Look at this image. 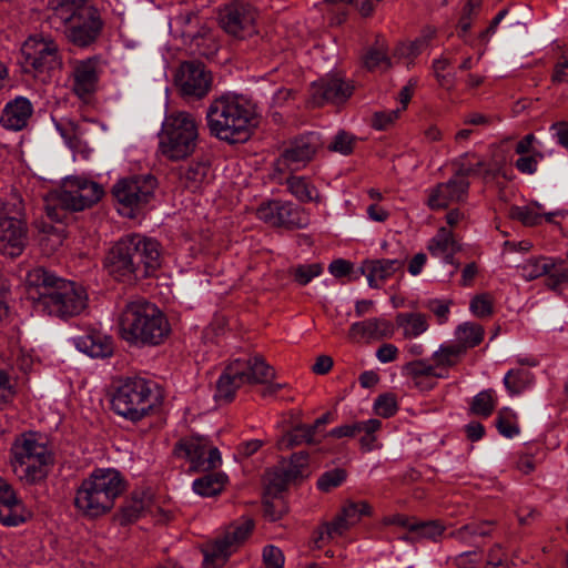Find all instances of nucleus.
<instances>
[{"label": "nucleus", "instance_id": "obj_51", "mask_svg": "<svg viewBox=\"0 0 568 568\" xmlns=\"http://www.w3.org/2000/svg\"><path fill=\"white\" fill-rule=\"evenodd\" d=\"M497 405V396L495 390L486 389L478 393L471 403V410L474 414L488 417Z\"/></svg>", "mask_w": 568, "mask_h": 568}, {"label": "nucleus", "instance_id": "obj_22", "mask_svg": "<svg viewBox=\"0 0 568 568\" xmlns=\"http://www.w3.org/2000/svg\"><path fill=\"white\" fill-rule=\"evenodd\" d=\"M256 12L246 3H231L220 11V23L230 34L244 38L255 30Z\"/></svg>", "mask_w": 568, "mask_h": 568}, {"label": "nucleus", "instance_id": "obj_56", "mask_svg": "<svg viewBox=\"0 0 568 568\" xmlns=\"http://www.w3.org/2000/svg\"><path fill=\"white\" fill-rule=\"evenodd\" d=\"M373 408L378 416L388 418L397 412L398 407L394 395L384 394L375 399Z\"/></svg>", "mask_w": 568, "mask_h": 568}, {"label": "nucleus", "instance_id": "obj_42", "mask_svg": "<svg viewBox=\"0 0 568 568\" xmlns=\"http://www.w3.org/2000/svg\"><path fill=\"white\" fill-rule=\"evenodd\" d=\"M226 476L222 473L209 474L193 481V490L203 497H211L222 491Z\"/></svg>", "mask_w": 568, "mask_h": 568}, {"label": "nucleus", "instance_id": "obj_27", "mask_svg": "<svg viewBox=\"0 0 568 568\" xmlns=\"http://www.w3.org/2000/svg\"><path fill=\"white\" fill-rule=\"evenodd\" d=\"M27 243L26 225L23 221L0 220V248L3 254L11 257L22 253Z\"/></svg>", "mask_w": 568, "mask_h": 568}, {"label": "nucleus", "instance_id": "obj_37", "mask_svg": "<svg viewBox=\"0 0 568 568\" xmlns=\"http://www.w3.org/2000/svg\"><path fill=\"white\" fill-rule=\"evenodd\" d=\"M484 328L481 325L473 322H464L455 329L454 342L457 346H463L466 354L468 348L479 345L484 339Z\"/></svg>", "mask_w": 568, "mask_h": 568}, {"label": "nucleus", "instance_id": "obj_29", "mask_svg": "<svg viewBox=\"0 0 568 568\" xmlns=\"http://www.w3.org/2000/svg\"><path fill=\"white\" fill-rule=\"evenodd\" d=\"M32 112L31 102L27 98L17 97L6 104L0 116V124L8 130H22L28 124Z\"/></svg>", "mask_w": 568, "mask_h": 568}, {"label": "nucleus", "instance_id": "obj_61", "mask_svg": "<svg viewBox=\"0 0 568 568\" xmlns=\"http://www.w3.org/2000/svg\"><path fill=\"white\" fill-rule=\"evenodd\" d=\"M263 561L265 568H283L285 558L278 547L268 545L263 549Z\"/></svg>", "mask_w": 568, "mask_h": 568}, {"label": "nucleus", "instance_id": "obj_55", "mask_svg": "<svg viewBox=\"0 0 568 568\" xmlns=\"http://www.w3.org/2000/svg\"><path fill=\"white\" fill-rule=\"evenodd\" d=\"M444 526L438 521L415 523L409 526V531L415 532L418 537L436 540L444 532Z\"/></svg>", "mask_w": 568, "mask_h": 568}, {"label": "nucleus", "instance_id": "obj_62", "mask_svg": "<svg viewBox=\"0 0 568 568\" xmlns=\"http://www.w3.org/2000/svg\"><path fill=\"white\" fill-rule=\"evenodd\" d=\"M323 268L320 264L301 265L294 272L296 282L301 285L308 284L314 277L321 275Z\"/></svg>", "mask_w": 568, "mask_h": 568}, {"label": "nucleus", "instance_id": "obj_34", "mask_svg": "<svg viewBox=\"0 0 568 568\" xmlns=\"http://www.w3.org/2000/svg\"><path fill=\"white\" fill-rule=\"evenodd\" d=\"M427 250L433 257L439 258L446 264H454V255L459 250V246L454 239L453 232L443 226L428 241Z\"/></svg>", "mask_w": 568, "mask_h": 568}, {"label": "nucleus", "instance_id": "obj_41", "mask_svg": "<svg viewBox=\"0 0 568 568\" xmlns=\"http://www.w3.org/2000/svg\"><path fill=\"white\" fill-rule=\"evenodd\" d=\"M503 382L509 395L516 396L532 385L534 377L530 372L517 368L508 371Z\"/></svg>", "mask_w": 568, "mask_h": 568}, {"label": "nucleus", "instance_id": "obj_2", "mask_svg": "<svg viewBox=\"0 0 568 568\" xmlns=\"http://www.w3.org/2000/svg\"><path fill=\"white\" fill-rule=\"evenodd\" d=\"M161 265L160 244L141 234L122 237L110 251L106 266L109 273L122 280L148 276Z\"/></svg>", "mask_w": 568, "mask_h": 568}, {"label": "nucleus", "instance_id": "obj_9", "mask_svg": "<svg viewBox=\"0 0 568 568\" xmlns=\"http://www.w3.org/2000/svg\"><path fill=\"white\" fill-rule=\"evenodd\" d=\"M273 377V368L261 356L236 358L220 376L216 396L230 400L240 387L246 384L266 383Z\"/></svg>", "mask_w": 568, "mask_h": 568}, {"label": "nucleus", "instance_id": "obj_43", "mask_svg": "<svg viewBox=\"0 0 568 568\" xmlns=\"http://www.w3.org/2000/svg\"><path fill=\"white\" fill-rule=\"evenodd\" d=\"M12 371L13 365L0 354V405L10 403L16 395Z\"/></svg>", "mask_w": 568, "mask_h": 568}, {"label": "nucleus", "instance_id": "obj_32", "mask_svg": "<svg viewBox=\"0 0 568 568\" xmlns=\"http://www.w3.org/2000/svg\"><path fill=\"white\" fill-rule=\"evenodd\" d=\"M372 514V507L367 501L347 500L343 505L341 513L334 518L333 532L344 535L352 527L357 525L364 516Z\"/></svg>", "mask_w": 568, "mask_h": 568}, {"label": "nucleus", "instance_id": "obj_47", "mask_svg": "<svg viewBox=\"0 0 568 568\" xmlns=\"http://www.w3.org/2000/svg\"><path fill=\"white\" fill-rule=\"evenodd\" d=\"M23 200L17 192H11L0 202V220L23 221Z\"/></svg>", "mask_w": 568, "mask_h": 568}, {"label": "nucleus", "instance_id": "obj_58", "mask_svg": "<svg viewBox=\"0 0 568 568\" xmlns=\"http://www.w3.org/2000/svg\"><path fill=\"white\" fill-rule=\"evenodd\" d=\"M308 465V455L306 453L294 454L291 458L290 466L285 470L287 479H296L305 475V469Z\"/></svg>", "mask_w": 568, "mask_h": 568}, {"label": "nucleus", "instance_id": "obj_36", "mask_svg": "<svg viewBox=\"0 0 568 568\" xmlns=\"http://www.w3.org/2000/svg\"><path fill=\"white\" fill-rule=\"evenodd\" d=\"M152 504V495L149 490L134 491L131 498L122 508V518L125 523H131L140 518Z\"/></svg>", "mask_w": 568, "mask_h": 568}, {"label": "nucleus", "instance_id": "obj_44", "mask_svg": "<svg viewBox=\"0 0 568 568\" xmlns=\"http://www.w3.org/2000/svg\"><path fill=\"white\" fill-rule=\"evenodd\" d=\"M314 427L301 425L284 434L277 443L280 449H290L303 443L314 442Z\"/></svg>", "mask_w": 568, "mask_h": 568}, {"label": "nucleus", "instance_id": "obj_64", "mask_svg": "<svg viewBox=\"0 0 568 568\" xmlns=\"http://www.w3.org/2000/svg\"><path fill=\"white\" fill-rule=\"evenodd\" d=\"M399 114V108L376 112L372 121L373 126L377 130H385L398 119Z\"/></svg>", "mask_w": 568, "mask_h": 568}, {"label": "nucleus", "instance_id": "obj_20", "mask_svg": "<svg viewBox=\"0 0 568 568\" xmlns=\"http://www.w3.org/2000/svg\"><path fill=\"white\" fill-rule=\"evenodd\" d=\"M94 128H100L102 131L106 126L97 121H80L77 122L71 119H61L55 122V129L59 131L64 143L73 151L74 154L88 159L93 149L90 146L87 135L92 132Z\"/></svg>", "mask_w": 568, "mask_h": 568}, {"label": "nucleus", "instance_id": "obj_59", "mask_svg": "<svg viewBox=\"0 0 568 568\" xmlns=\"http://www.w3.org/2000/svg\"><path fill=\"white\" fill-rule=\"evenodd\" d=\"M469 310L476 317H487L493 313V300L488 294H479L470 301Z\"/></svg>", "mask_w": 568, "mask_h": 568}, {"label": "nucleus", "instance_id": "obj_52", "mask_svg": "<svg viewBox=\"0 0 568 568\" xmlns=\"http://www.w3.org/2000/svg\"><path fill=\"white\" fill-rule=\"evenodd\" d=\"M382 427V423L378 419L372 418L365 422H358V430L364 432L365 435L361 438V445L366 450H373L377 447L375 433Z\"/></svg>", "mask_w": 568, "mask_h": 568}, {"label": "nucleus", "instance_id": "obj_21", "mask_svg": "<svg viewBox=\"0 0 568 568\" xmlns=\"http://www.w3.org/2000/svg\"><path fill=\"white\" fill-rule=\"evenodd\" d=\"M257 217L272 226L305 227L310 220L305 212L291 202L271 201L257 209Z\"/></svg>", "mask_w": 568, "mask_h": 568}, {"label": "nucleus", "instance_id": "obj_17", "mask_svg": "<svg viewBox=\"0 0 568 568\" xmlns=\"http://www.w3.org/2000/svg\"><path fill=\"white\" fill-rule=\"evenodd\" d=\"M174 453L190 462L194 470H210L222 464L220 450L212 446L206 437L190 436L181 439Z\"/></svg>", "mask_w": 568, "mask_h": 568}, {"label": "nucleus", "instance_id": "obj_23", "mask_svg": "<svg viewBox=\"0 0 568 568\" xmlns=\"http://www.w3.org/2000/svg\"><path fill=\"white\" fill-rule=\"evenodd\" d=\"M353 92V88L345 81L331 77L313 82L310 92V102L314 106L325 103L339 104L345 102Z\"/></svg>", "mask_w": 568, "mask_h": 568}, {"label": "nucleus", "instance_id": "obj_63", "mask_svg": "<svg viewBox=\"0 0 568 568\" xmlns=\"http://www.w3.org/2000/svg\"><path fill=\"white\" fill-rule=\"evenodd\" d=\"M354 148V139L352 135L339 132L335 135L332 143L328 145V149L333 152H338L343 155H347L352 153Z\"/></svg>", "mask_w": 568, "mask_h": 568}, {"label": "nucleus", "instance_id": "obj_38", "mask_svg": "<svg viewBox=\"0 0 568 568\" xmlns=\"http://www.w3.org/2000/svg\"><path fill=\"white\" fill-rule=\"evenodd\" d=\"M396 324L403 329L405 338H415L428 329L427 317L420 313H399L396 316Z\"/></svg>", "mask_w": 568, "mask_h": 568}, {"label": "nucleus", "instance_id": "obj_5", "mask_svg": "<svg viewBox=\"0 0 568 568\" xmlns=\"http://www.w3.org/2000/svg\"><path fill=\"white\" fill-rule=\"evenodd\" d=\"M199 131L194 114L182 110L165 114L158 133V153L173 162L186 160L197 148Z\"/></svg>", "mask_w": 568, "mask_h": 568}, {"label": "nucleus", "instance_id": "obj_45", "mask_svg": "<svg viewBox=\"0 0 568 568\" xmlns=\"http://www.w3.org/2000/svg\"><path fill=\"white\" fill-rule=\"evenodd\" d=\"M48 6L52 11L53 18L69 20L84 7L91 6V3L88 0H49Z\"/></svg>", "mask_w": 568, "mask_h": 568}, {"label": "nucleus", "instance_id": "obj_16", "mask_svg": "<svg viewBox=\"0 0 568 568\" xmlns=\"http://www.w3.org/2000/svg\"><path fill=\"white\" fill-rule=\"evenodd\" d=\"M65 26V36L78 47H88L100 36L103 21L94 6L84 7L69 20H60Z\"/></svg>", "mask_w": 568, "mask_h": 568}, {"label": "nucleus", "instance_id": "obj_18", "mask_svg": "<svg viewBox=\"0 0 568 568\" xmlns=\"http://www.w3.org/2000/svg\"><path fill=\"white\" fill-rule=\"evenodd\" d=\"M322 145V139L315 132L296 138L277 159L278 170L297 171L305 168Z\"/></svg>", "mask_w": 568, "mask_h": 568}, {"label": "nucleus", "instance_id": "obj_30", "mask_svg": "<svg viewBox=\"0 0 568 568\" xmlns=\"http://www.w3.org/2000/svg\"><path fill=\"white\" fill-rule=\"evenodd\" d=\"M394 335V325L379 317L353 323L349 327V337L354 341L382 339Z\"/></svg>", "mask_w": 568, "mask_h": 568}, {"label": "nucleus", "instance_id": "obj_7", "mask_svg": "<svg viewBox=\"0 0 568 568\" xmlns=\"http://www.w3.org/2000/svg\"><path fill=\"white\" fill-rule=\"evenodd\" d=\"M51 459L47 444L34 433L23 434L11 447L12 470L27 484L44 478Z\"/></svg>", "mask_w": 568, "mask_h": 568}, {"label": "nucleus", "instance_id": "obj_60", "mask_svg": "<svg viewBox=\"0 0 568 568\" xmlns=\"http://www.w3.org/2000/svg\"><path fill=\"white\" fill-rule=\"evenodd\" d=\"M544 159V153L526 154L517 159L515 165L518 171L525 174H534L537 171L539 162Z\"/></svg>", "mask_w": 568, "mask_h": 568}, {"label": "nucleus", "instance_id": "obj_19", "mask_svg": "<svg viewBox=\"0 0 568 568\" xmlns=\"http://www.w3.org/2000/svg\"><path fill=\"white\" fill-rule=\"evenodd\" d=\"M212 74L200 62H184L180 65L175 83L185 98L200 100L204 98L212 87Z\"/></svg>", "mask_w": 568, "mask_h": 568}, {"label": "nucleus", "instance_id": "obj_25", "mask_svg": "<svg viewBox=\"0 0 568 568\" xmlns=\"http://www.w3.org/2000/svg\"><path fill=\"white\" fill-rule=\"evenodd\" d=\"M73 91L80 98L91 94L98 84L99 79V60L97 58H88L75 61L72 71Z\"/></svg>", "mask_w": 568, "mask_h": 568}, {"label": "nucleus", "instance_id": "obj_33", "mask_svg": "<svg viewBox=\"0 0 568 568\" xmlns=\"http://www.w3.org/2000/svg\"><path fill=\"white\" fill-rule=\"evenodd\" d=\"M508 214L511 219L520 221L524 225L535 226L544 221L552 222L556 216L560 215V211L548 212L542 204L531 202L523 206H511Z\"/></svg>", "mask_w": 568, "mask_h": 568}, {"label": "nucleus", "instance_id": "obj_31", "mask_svg": "<svg viewBox=\"0 0 568 568\" xmlns=\"http://www.w3.org/2000/svg\"><path fill=\"white\" fill-rule=\"evenodd\" d=\"M60 277L49 273L42 267H36L28 272L26 284L28 286V295L34 302L37 310L42 304V298L50 293V288L58 285Z\"/></svg>", "mask_w": 568, "mask_h": 568}, {"label": "nucleus", "instance_id": "obj_1", "mask_svg": "<svg viewBox=\"0 0 568 568\" xmlns=\"http://www.w3.org/2000/svg\"><path fill=\"white\" fill-rule=\"evenodd\" d=\"M205 120L211 135L237 143L247 140L257 125V110L245 95L227 93L211 101Z\"/></svg>", "mask_w": 568, "mask_h": 568}, {"label": "nucleus", "instance_id": "obj_49", "mask_svg": "<svg viewBox=\"0 0 568 568\" xmlns=\"http://www.w3.org/2000/svg\"><path fill=\"white\" fill-rule=\"evenodd\" d=\"M496 426L498 432L506 438H513L519 434L517 414L509 407H504L498 412Z\"/></svg>", "mask_w": 568, "mask_h": 568}, {"label": "nucleus", "instance_id": "obj_12", "mask_svg": "<svg viewBox=\"0 0 568 568\" xmlns=\"http://www.w3.org/2000/svg\"><path fill=\"white\" fill-rule=\"evenodd\" d=\"M57 284L42 298V304L38 310L60 318L80 315L88 306V294L84 287L63 278Z\"/></svg>", "mask_w": 568, "mask_h": 568}, {"label": "nucleus", "instance_id": "obj_11", "mask_svg": "<svg viewBox=\"0 0 568 568\" xmlns=\"http://www.w3.org/2000/svg\"><path fill=\"white\" fill-rule=\"evenodd\" d=\"M104 194L103 187L84 176H68L59 190L44 196L45 202H57L71 211H82L98 203Z\"/></svg>", "mask_w": 568, "mask_h": 568}, {"label": "nucleus", "instance_id": "obj_54", "mask_svg": "<svg viewBox=\"0 0 568 568\" xmlns=\"http://www.w3.org/2000/svg\"><path fill=\"white\" fill-rule=\"evenodd\" d=\"M546 285L555 292H562L568 285V267L554 263V268L547 274Z\"/></svg>", "mask_w": 568, "mask_h": 568}, {"label": "nucleus", "instance_id": "obj_35", "mask_svg": "<svg viewBox=\"0 0 568 568\" xmlns=\"http://www.w3.org/2000/svg\"><path fill=\"white\" fill-rule=\"evenodd\" d=\"M286 185L290 193L302 203L321 201L317 187L304 176L292 175L286 180Z\"/></svg>", "mask_w": 568, "mask_h": 568}, {"label": "nucleus", "instance_id": "obj_3", "mask_svg": "<svg viewBox=\"0 0 568 568\" xmlns=\"http://www.w3.org/2000/svg\"><path fill=\"white\" fill-rule=\"evenodd\" d=\"M125 487V479L118 469L97 468L78 487L74 507L83 517H101L112 510Z\"/></svg>", "mask_w": 568, "mask_h": 568}, {"label": "nucleus", "instance_id": "obj_26", "mask_svg": "<svg viewBox=\"0 0 568 568\" xmlns=\"http://www.w3.org/2000/svg\"><path fill=\"white\" fill-rule=\"evenodd\" d=\"M71 341L78 351L92 358H105L113 353L112 338L101 331L91 329Z\"/></svg>", "mask_w": 568, "mask_h": 568}, {"label": "nucleus", "instance_id": "obj_6", "mask_svg": "<svg viewBox=\"0 0 568 568\" xmlns=\"http://www.w3.org/2000/svg\"><path fill=\"white\" fill-rule=\"evenodd\" d=\"M465 356L463 346L454 342H444L432 353L429 358L414 359L402 367V375L420 392H429L439 379L449 377V372Z\"/></svg>", "mask_w": 568, "mask_h": 568}, {"label": "nucleus", "instance_id": "obj_48", "mask_svg": "<svg viewBox=\"0 0 568 568\" xmlns=\"http://www.w3.org/2000/svg\"><path fill=\"white\" fill-rule=\"evenodd\" d=\"M491 525L487 521L484 523H471L467 524L459 529H456L452 532V537L455 539L465 542L471 544L475 541L477 537L486 536L490 532Z\"/></svg>", "mask_w": 568, "mask_h": 568}, {"label": "nucleus", "instance_id": "obj_15", "mask_svg": "<svg viewBox=\"0 0 568 568\" xmlns=\"http://www.w3.org/2000/svg\"><path fill=\"white\" fill-rule=\"evenodd\" d=\"M253 529L250 518H241L229 526L224 535L204 548V562L213 568L221 567L233 554L239 545L244 541Z\"/></svg>", "mask_w": 568, "mask_h": 568}, {"label": "nucleus", "instance_id": "obj_53", "mask_svg": "<svg viewBox=\"0 0 568 568\" xmlns=\"http://www.w3.org/2000/svg\"><path fill=\"white\" fill-rule=\"evenodd\" d=\"M364 63L369 70L384 71L390 67V61L387 58L383 45H378L369 50L364 59Z\"/></svg>", "mask_w": 568, "mask_h": 568}, {"label": "nucleus", "instance_id": "obj_13", "mask_svg": "<svg viewBox=\"0 0 568 568\" xmlns=\"http://www.w3.org/2000/svg\"><path fill=\"white\" fill-rule=\"evenodd\" d=\"M21 63L26 72L41 74L60 69L62 58L57 42L51 37L34 34L21 47Z\"/></svg>", "mask_w": 568, "mask_h": 568}, {"label": "nucleus", "instance_id": "obj_24", "mask_svg": "<svg viewBox=\"0 0 568 568\" xmlns=\"http://www.w3.org/2000/svg\"><path fill=\"white\" fill-rule=\"evenodd\" d=\"M31 513L17 497L12 487L0 477V523L4 526H18L24 523Z\"/></svg>", "mask_w": 568, "mask_h": 568}, {"label": "nucleus", "instance_id": "obj_4", "mask_svg": "<svg viewBox=\"0 0 568 568\" xmlns=\"http://www.w3.org/2000/svg\"><path fill=\"white\" fill-rule=\"evenodd\" d=\"M120 336L133 345H159L170 333V324L160 308L144 300L130 301L118 318Z\"/></svg>", "mask_w": 568, "mask_h": 568}, {"label": "nucleus", "instance_id": "obj_57", "mask_svg": "<svg viewBox=\"0 0 568 568\" xmlns=\"http://www.w3.org/2000/svg\"><path fill=\"white\" fill-rule=\"evenodd\" d=\"M346 478L343 469L336 468L324 473L317 480V487L322 491H329L338 487Z\"/></svg>", "mask_w": 568, "mask_h": 568}, {"label": "nucleus", "instance_id": "obj_39", "mask_svg": "<svg viewBox=\"0 0 568 568\" xmlns=\"http://www.w3.org/2000/svg\"><path fill=\"white\" fill-rule=\"evenodd\" d=\"M437 29L433 26L423 28L419 37L409 43H402L396 48L395 54L398 57L414 58L425 50L436 38Z\"/></svg>", "mask_w": 568, "mask_h": 568}, {"label": "nucleus", "instance_id": "obj_50", "mask_svg": "<svg viewBox=\"0 0 568 568\" xmlns=\"http://www.w3.org/2000/svg\"><path fill=\"white\" fill-rule=\"evenodd\" d=\"M481 8V0H467L464 4L458 20V37L465 38L470 30L473 21L478 17Z\"/></svg>", "mask_w": 568, "mask_h": 568}, {"label": "nucleus", "instance_id": "obj_8", "mask_svg": "<svg viewBox=\"0 0 568 568\" xmlns=\"http://www.w3.org/2000/svg\"><path fill=\"white\" fill-rule=\"evenodd\" d=\"M495 169L486 165V163L474 153H466L459 159V170L447 182L439 183L429 189L427 205L432 210L446 209L452 203L462 202L466 199L469 189L467 175L470 174H493Z\"/></svg>", "mask_w": 568, "mask_h": 568}, {"label": "nucleus", "instance_id": "obj_46", "mask_svg": "<svg viewBox=\"0 0 568 568\" xmlns=\"http://www.w3.org/2000/svg\"><path fill=\"white\" fill-rule=\"evenodd\" d=\"M518 268L526 281H532L547 275L554 268V262L547 257L529 258Z\"/></svg>", "mask_w": 568, "mask_h": 568}, {"label": "nucleus", "instance_id": "obj_28", "mask_svg": "<svg viewBox=\"0 0 568 568\" xmlns=\"http://www.w3.org/2000/svg\"><path fill=\"white\" fill-rule=\"evenodd\" d=\"M403 266L404 262L397 258L365 260L359 270L366 276L368 285L377 288Z\"/></svg>", "mask_w": 568, "mask_h": 568}, {"label": "nucleus", "instance_id": "obj_40", "mask_svg": "<svg viewBox=\"0 0 568 568\" xmlns=\"http://www.w3.org/2000/svg\"><path fill=\"white\" fill-rule=\"evenodd\" d=\"M210 181V166L203 162L191 163L181 174L184 187L195 192Z\"/></svg>", "mask_w": 568, "mask_h": 568}, {"label": "nucleus", "instance_id": "obj_14", "mask_svg": "<svg viewBox=\"0 0 568 568\" xmlns=\"http://www.w3.org/2000/svg\"><path fill=\"white\" fill-rule=\"evenodd\" d=\"M156 181L151 175L133 176L118 181L112 193L122 215L133 217L135 211L144 206L154 194Z\"/></svg>", "mask_w": 568, "mask_h": 568}, {"label": "nucleus", "instance_id": "obj_10", "mask_svg": "<svg viewBox=\"0 0 568 568\" xmlns=\"http://www.w3.org/2000/svg\"><path fill=\"white\" fill-rule=\"evenodd\" d=\"M111 405L115 414L140 420L154 405L151 384L141 377L126 378L116 388Z\"/></svg>", "mask_w": 568, "mask_h": 568}]
</instances>
